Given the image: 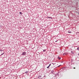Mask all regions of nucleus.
Returning <instances> with one entry per match:
<instances>
[{"instance_id": "obj_8", "label": "nucleus", "mask_w": 79, "mask_h": 79, "mask_svg": "<svg viewBox=\"0 0 79 79\" xmlns=\"http://www.w3.org/2000/svg\"><path fill=\"white\" fill-rule=\"evenodd\" d=\"M5 53V52L3 53L0 56H1V55H3Z\"/></svg>"}, {"instance_id": "obj_14", "label": "nucleus", "mask_w": 79, "mask_h": 79, "mask_svg": "<svg viewBox=\"0 0 79 79\" xmlns=\"http://www.w3.org/2000/svg\"><path fill=\"white\" fill-rule=\"evenodd\" d=\"M73 69H76V68L75 67L73 68Z\"/></svg>"}, {"instance_id": "obj_2", "label": "nucleus", "mask_w": 79, "mask_h": 79, "mask_svg": "<svg viewBox=\"0 0 79 79\" xmlns=\"http://www.w3.org/2000/svg\"><path fill=\"white\" fill-rule=\"evenodd\" d=\"M57 59H58V60H60V59H61V57L58 56L57 57Z\"/></svg>"}, {"instance_id": "obj_7", "label": "nucleus", "mask_w": 79, "mask_h": 79, "mask_svg": "<svg viewBox=\"0 0 79 79\" xmlns=\"http://www.w3.org/2000/svg\"><path fill=\"white\" fill-rule=\"evenodd\" d=\"M48 18H51V19H52V18L50 17H48Z\"/></svg>"}, {"instance_id": "obj_15", "label": "nucleus", "mask_w": 79, "mask_h": 79, "mask_svg": "<svg viewBox=\"0 0 79 79\" xmlns=\"http://www.w3.org/2000/svg\"><path fill=\"white\" fill-rule=\"evenodd\" d=\"M78 55L79 56V54H78Z\"/></svg>"}, {"instance_id": "obj_13", "label": "nucleus", "mask_w": 79, "mask_h": 79, "mask_svg": "<svg viewBox=\"0 0 79 79\" xmlns=\"http://www.w3.org/2000/svg\"><path fill=\"white\" fill-rule=\"evenodd\" d=\"M50 66H51V64H49V67Z\"/></svg>"}, {"instance_id": "obj_11", "label": "nucleus", "mask_w": 79, "mask_h": 79, "mask_svg": "<svg viewBox=\"0 0 79 79\" xmlns=\"http://www.w3.org/2000/svg\"><path fill=\"white\" fill-rule=\"evenodd\" d=\"M79 48H77V50H79Z\"/></svg>"}, {"instance_id": "obj_4", "label": "nucleus", "mask_w": 79, "mask_h": 79, "mask_svg": "<svg viewBox=\"0 0 79 79\" xmlns=\"http://www.w3.org/2000/svg\"><path fill=\"white\" fill-rule=\"evenodd\" d=\"M19 14H20V15H22V14H23V13H22V12H20Z\"/></svg>"}, {"instance_id": "obj_6", "label": "nucleus", "mask_w": 79, "mask_h": 79, "mask_svg": "<svg viewBox=\"0 0 79 79\" xmlns=\"http://www.w3.org/2000/svg\"><path fill=\"white\" fill-rule=\"evenodd\" d=\"M46 50H45V49H44V50H43V52H46Z\"/></svg>"}, {"instance_id": "obj_10", "label": "nucleus", "mask_w": 79, "mask_h": 79, "mask_svg": "<svg viewBox=\"0 0 79 79\" xmlns=\"http://www.w3.org/2000/svg\"><path fill=\"white\" fill-rule=\"evenodd\" d=\"M49 67H50L49 66H48V67H47V68H49Z\"/></svg>"}, {"instance_id": "obj_1", "label": "nucleus", "mask_w": 79, "mask_h": 79, "mask_svg": "<svg viewBox=\"0 0 79 79\" xmlns=\"http://www.w3.org/2000/svg\"><path fill=\"white\" fill-rule=\"evenodd\" d=\"M26 52H24L22 55H25V54H26Z\"/></svg>"}, {"instance_id": "obj_5", "label": "nucleus", "mask_w": 79, "mask_h": 79, "mask_svg": "<svg viewBox=\"0 0 79 79\" xmlns=\"http://www.w3.org/2000/svg\"><path fill=\"white\" fill-rule=\"evenodd\" d=\"M68 32H69V33H71V31H68Z\"/></svg>"}, {"instance_id": "obj_3", "label": "nucleus", "mask_w": 79, "mask_h": 79, "mask_svg": "<svg viewBox=\"0 0 79 79\" xmlns=\"http://www.w3.org/2000/svg\"><path fill=\"white\" fill-rule=\"evenodd\" d=\"M71 54H74V53L73 51H71Z\"/></svg>"}, {"instance_id": "obj_9", "label": "nucleus", "mask_w": 79, "mask_h": 79, "mask_svg": "<svg viewBox=\"0 0 79 79\" xmlns=\"http://www.w3.org/2000/svg\"><path fill=\"white\" fill-rule=\"evenodd\" d=\"M28 73V71H26V72H25V73Z\"/></svg>"}, {"instance_id": "obj_12", "label": "nucleus", "mask_w": 79, "mask_h": 79, "mask_svg": "<svg viewBox=\"0 0 79 79\" xmlns=\"http://www.w3.org/2000/svg\"><path fill=\"white\" fill-rule=\"evenodd\" d=\"M2 51H3V50H2V49H1L0 50V51L1 52H2Z\"/></svg>"}, {"instance_id": "obj_16", "label": "nucleus", "mask_w": 79, "mask_h": 79, "mask_svg": "<svg viewBox=\"0 0 79 79\" xmlns=\"http://www.w3.org/2000/svg\"><path fill=\"white\" fill-rule=\"evenodd\" d=\"M0 78H1V77H0Z\"/></svg>"}]
</instances>
